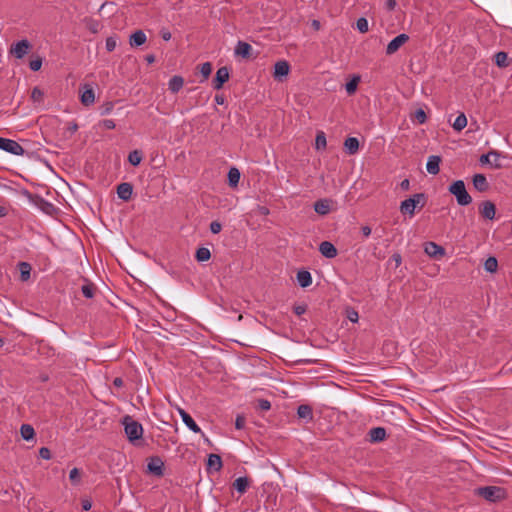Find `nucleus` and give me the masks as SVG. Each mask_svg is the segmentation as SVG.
Returning <instances> with one entry per match:
<instances>
[{
  "label": "nucleus",
  "mask_w": 512,
  "mask_h": 512,
  "mask_svg": "<svg viewBox=\"0 0 512 512\" xmlns=\"http://www.w3.org/2000/svg\"><path fill=\"white\" fill-rule=\"evenodd\" d=\"M99 125L108 130H112L116 127V124L112 119H104L99 123Z\"/></svg>",
  "instance_id": "nucleus-48"
},
{
  "label": "nucleus",
  "mask_w": 512,
  "mask_h": 512,
  "mask_svg": "<svg viewBox=\"0 0 512 512\" xmlns=\"http://www.w3.org/2000/svg\"><path fill=\"white\" fill-rule=\"evenodd\" d=\"M245 424H246L245 417L242 416V415H238L236 417V420H235V427H236V429H238V430L243 429L245 427Z\"/></svg>",
  "instance_id": "nucleus-50"
},
{
  "label": "nucleus",
  "mask_w": 512,
  "mask_h": 512,
  "mask_svg": "<svg viewBox=\"0 0 512 512\" xmlns=\"http://www.w3.org/2000/svg\"><path fill=\"white\" fill-rule=\"evenodd\" d=\"M250 486V479L246 476L238 477L233 482V488L240 494H244Z\"/></svg>",
  "instance_id": "nucleus-22"
},
{
  "label": "nucleus",
  "mask_w": 512,
  "mask_h": 512,
  "mask_svg": "<svg viewBox=\"0 0 512 512\" xmlns=\"http://www.w3.org/2000/svg\"><path fill=\"white\" fill-rule=\"evenodd\" d=\"M229 79V70L227 67H220L215 75L213 80V87L216 90H219L223 87V84L227 82Z\"/></svg>",
  "instance_id": "nucleus-9"
},
{
  "label": "nucleus",
  "mask_w": 512,
  "mask_h": 512,
  "mask_svg": "<svg viewBox=\"0 0 512 512\" xmlns=\"http://www.w3.org/2000/svg\"><path fill=\"white\" fill-rule=\"evenodd\" d=\"M39 456L42 459L49 460L51 459V451L47 447H41L39 450Z\"/></svg>",
  "instance_id": "nucleus-52"
},
{
  "label": "nucleus",
  "mask_w": 512,
  "mask_h": 512,
  "mask_svg": "<svg viewBox=\"0 0 512 512\" xmlns=\"http://www.w3.org/2000/svg\"><path fill=\"white\" fill-rule=\"evenodd\" d=\"M423 198H424V194L418 193V194H414L412 197L402 201L400 204L401 213L413 216L415 213V208H416L417 204Z\"/></svg>",
  "instance_id": "nucleus-3"
},
{
  "label": "nucleus",
  "mask_w": 512,
  "mask_h": 512,
  "mask_svg": "<svg viewBox=\"0 0 512 512\" xmlns=\"http://www.w3.org/2000/svg\"><path fill=\"white\" fill-rule=\"evenodd\" d=\"M490 157H494L495 161H497L498 158H499V154L496 151H491V152H489L487 154L481 155V157H480L481 164L491 163Z\"/></svg>",
  "instance_id": "nucleus-42"
},
{
  "label": "nucleus",
  "mask_w": 512,
  "mask_h": 512,
  "mask_svg": "<svg viewBox=\"0 0 512 512\" xmlns=\"http://www.w3.org/2000/svg\"><path fill=\"white\" fill-rule=\"evenodd\" d=\"M500 492L501 488L495 486H485L478 489V494L489 501H496Z\"/></svg>",
  "instance_id": "nucleus-8"
},
{
  "label": "nucleus",
  "mask_w": 512,
  "mask_h": 512,
  "mask_svg": "<svg viewBox=\"0 0 512 512\" xmlns=\"http://www.w3.org/2000/svg\"><path fill=\"white\" fill-rule=\"evenodd\" d=\"M121 422L124 426L125 434L130 442L134 443L142 438L143 427L141 423L134 420L130 415H125Z\"/></svg>",
  "instance_id": "nucleus-1"
},
{
  "label": "nucleus",
  "mask_w": 512,
  "mask_h": 512,
  "mask_svg": "<svg viewBox=\"0 0 512 512\" xmlns=\"http://www.w3.org/2000/svg\"><path fill=\"white\" fill-rule=\"evenodd\" d=\"M133 193V186L128 182H123L117 186V195L120 199L128 201Z\"/></svg>",
  "instance_id": "nucleus-15"
},
{
  "label": "nucleus",
  "mask_w": 512,
  "mask_h": 512,
  "mask_svg": "<svg viewBox=\"0 0 512 512\" xmlns=\"http://www.w3.org/2000/svg\"><path fill=\"white\" fill-rule=\"evenodd\" d=\"M347 317L351 322L354 323L357 322L359 318L358 313L355 310L348 311Z\"/></svg>",
  "instance_id": "nucleus-56"
},
{
  "label": "nucleus",
  "mask_w": 512,
  "mask_h": 512,
  "mask_svg": "<svg viewBox=\"0 0 512 512\" xmlns=\"http://www.w3.org/2000/svg\"><path fill=\"white\" fill-rule=\"evenodd\" d=\"M498 268V261L495 257H489L486 259L484 263V269L487 272L494 273L497 271Z\"/></svg>",
  "instance_id": "nucleus-36"
},
{
  "label": "nucleus",
  "mask_w": 512,
  "mask_h": 512,
  "mask_svg": "<svg viewBox=\"0 0 512 512\" xmlns=\"http://www.w3.org/2000/svg\"><path fill=\"white\" fill-rule=\"evenodd\" d=\"M87 27L91 32L97 33L99 31L100 24L98 21L90 20Z\"/></svg>",
  "instance_id": "nucleus-53"
},
{
  "label": "nucleus",
  "mask_w": 512,
  "mask_h": 512,
  "mask_svg": "<svg viewBox=\"0 0 512 512\" xmlns=\"http://www.w3.org/2000/svg\"><path fill=\"white\" fill-rule=\"evenodd\" d=\"M473 185H474L475 189L480 192H484V191L488 190V188H489L488 181H487L485 175H483V174H475L474 175Z\"/></svg>",
  "instance_id": "nucleus-23"
},
{
  "label": "nucleus",
  "mask_w": 512,
  "mask_h": 512,
  "mask_svg": "<svg viewBox=\"0 0 512 512\" xmlns=\"http://www.w3.org/2000/svg\"><path fill=\"white\" fill-rule=\"evenodd\" d=\"M179 415L181 416V419L183 423L194 433H202L201 428L197 425V423L194 421V419L188 414L185 410L179 409Z\"/></svg>",
  "instance_id": "nucleus-13"
},
{
  "label": "nucleus",
  "mask_w": 512,
  "mask_h": 512,
  "mask_svg": "<svg viewBox=\"0 0 512 512\" xmlns=\"http://www.w3.org/2000/svg\"><path fill=\"white\" fill-rule=\"evenodd\" d=\"M271 408V403L267 399H259L256 402V409L260 411H268Z\"/></svg>",
  "instance_id": "nucleus-41"
},
{
  "label": "nucleus",
  "mask_w": 512,
  "mask_h": 512,
  "mask_svg": "<svg viewBox=\"0 0 512 512\" xmlns=\"http://www.w3.org/2000/svg\"><path fill=\"white\" fill-rule=\"evenodd\" d=\"M299 418L311 420L313 418L312 408L309 405H300L297 409Z\"/></svg>",
  "instance_id": "nucleus-31"
},
{
  "label": "nucleus",
  "mask_w": 512,
  "mask_h": 512,
  "mask_svg": "<svg viewBox=\"0 0 512 512\" xmlns=\"http://www.w3.org/2000/svg\"><path fill=\"white\" fill-rule=\"evenodd\" d=\"M314 210L320 215H326L330 212V200L320 199L314 203Z\"/></svg>",
  "instance_id": "nucleus-24"
},
{
  "label": "nucleus",
  "mask_w": 512,
  "mask_h": 512,
  "mask_svg": "<svg viewBox=\"0 0 512 512\" xmlns=\"http://www.w3.org/2000/svg\"><path fill=\"white\" fill-rule=\"evenodd\" d=\"M113 385L117 388H121L123 385H124V381L122 380V378L120 377H116L114 380H113Z\"/></svg>",
  "instance_id": "nucleus-59"
},
{
  "label": "nucleus",
  "mask_w": 512,
  "mask_h": 512,
  "mask_svg": "<svg viewBox=\"0 0 512 512\" xmlns=\"http://www.w3.org/2000/svg\"><path fill=\"white\" fill-rule=\"evenodd\" d=\"M94 290L95 289L92 284H85L81 287L82 294L88 299L93 298Z\"/></svg>",
  "instance_id": "nucleus-43"
},
{
  "label": "nucleus",
  "mask_w": 512,
  "mask_h": 512,
  "mask_svg": "<svg viewBox=\"0 0 512 512\" xmlns=\"http://www.w3.org/2000/svg\"><path fill=\"white\" fill-rule=\"evenodd\" d=\"M397 5V2L396 0H387L386 1V8L389 10V11H392L395 9Z\"/></svg>",
  "instance_id": "nucleus-57"
},
{
  "label": "nucleus",
  "mask_w": 512,
  "mask_h": 512,
  "mask_svg": "<svg viewBox=\"0 0 512 512\" xmlns=\"http://www.w3.org/2000/svg\"><path fill=\"white\" fill-rule=\"evenodd\" d=\"M31 270H32V268L29 263H27V262L19 263L20 278L22 281H27L30 278Z\"/></svg>",
  "instance_id": "nucleus-32"
},
{
  "label": "nucleus",
  "mask_w": 512,
  "mask_h": 512,
  "mask_svg": "<svg viewBox=\"0 0 512 512\" xmlns=\"http://www.w3.org/2000/svg\"><path fill=\"white\" fill-rule=\"evenodd\" d=\"M148 471L156 476H163L164 462L159 457H153L147 465Z\"/></svg>",
  "instance_id": "nucleus-11"
},
{
  "label": "nucleus",
  "mask_w": 512,
  "mask_h": 512,
  "mask_svg": "<svg viewBox=\"0 0 512 512\" xmlns=\"http://www.w3.org/2000/svg\"><path fill=\"white\" fill-rule=\"evenodd\" d=\"M480 214L488 220H493L495 218L496 214V207L495 204L489 200L484 201L480 205Z\"/></svg>",
  "instance_id": "nucleus-12"
},
{
  "label": "nucleus",
  "mask_w": 512,
  "mask_h": 512,
  "mask_svg": "<svg viewBox=\"0 0 512 512\" xmlns=\"http://www.w3.org/2000/svg\"><path fill=\"white\" fill-rule=\"evenodd\" d=\"M467 126V118L464 113H460L452 124L455 131H462Z\"/></svg>",
  "instance_id": "nucleus-28"
},
{
  "label": "nucleus",
  "mask_w": 512,
  "mask_h": 512,
  "mask_svg": "<svg viewBox=\"0 0 512 512\" xmlns=\"http://www.w3.org/2000/svg\"><path fill=\"white\" fill-rule=\"evenodd\" d=\"M69 479L73 483H78L80 479V471L78 468H73L69 473Z\"/></svg>",
  "instance_id": "nucleus-49"
},
{
  "label": "nucleus",
  "mask_w": 512,
  "mask_h": 512,
  "mask_svg": "<svg viewBox=\"0 0 512 512\" xmlns=\"http://www.w3.org/2000/svg\"><path fill=\"white\" fill-rule=\"evenodd\" d=\"M44 93L39 87H34L31 93V98L35 102H41L43 100Z\"/></svg>",
  "instance_id": "nucleus-44"
},
{
  "label": "nucleus",
  "mask_w": 512,
  "mask_h": 512,
  "mask_svg": "<svg viewBox=\"0 0 512 512\" xmlns=\"http://www.w3.org/2000/svg\"><path fill=\"white\" fill-rule=\"evenodd\" d=\"M361 232L364 237H369L371 235V228L369 226H363Z\"/></svg>",
  "instance_id": "nucleus-60"
},
{
  "label": "nucleus",
  "mask_w": 512,
  "mask_h": 512,
  "mask_svg": "<svg viewBox=\"0 0 512 512\" xmlns=\"http://www.w3.org/2000/svg\"><path fill=\"white\" fill-rule=\"evenodd\" d=\"M344 147L348 154L353 155L359 149V141L355 137H348L344 142Z\"/></svg>",
  "instance_id": "nucleus-27"
},
{
  "label": "nucleus",
  "mask_w": 512,
  "mask_h": 512,
  "mask_svg": "<svg viewBox=\"0 0 512 512\" xmlns=\"http://www.w3.org/2000/svg\"><path fill=\"white\" fill-rule=\"evenodd\" d=\"M212 72V65L210 62H205L200 65V73L204 77V79H207Z\"/></svg>",
  "instance_id": "nucleus-40"
},
{
  "label": "nucleus",
  "mask_w": 512,
  "mask_h": 512,
  "mask_svg": "<svg viewBox=\"0 0 512 512\" xmlns=\"http://www.w3.org/2000/svg\"><path fill=\"white\" fill-rule=\"evenodd\" d=\"M311 26H312V28L314 30L318 31L320 29V27H321V24H320V22L318 20L314 19L311 22Z\"/></svg>",
  "instance_id": "nucleus-61"
},
{
  "label": "nucleus",
  "mask_w": 512,
  "mask_h": 512,
  "mask_svg": "<svg viewBox=\"0 0 512 512\" xmlns=\"http://www.w3.org/2000/svg\"><path fill=\"white\" fill-rule=\"evenodd\" d=\"M356 27L361 33H366L369 30L367 19L364 17L357 19Z\"/></svg>",
  "instance_id": "nucleus-39"
},
{
  "label": "nucleus",
  "mask_w": 512,
  "mask_h": 512,
  "mask_svg": "<svg viewBox=\"0 0 512 512\" xmlns=\"http://www.w3.org/2000/svg\"><path fill=\"white\" fill-rule=\"evenodd\" d=\"M327 145L325 133L320 131L316 135L315 146L317 150L325 149Z\"/></svg>",
  "instance_id": "nucleus-38"
},
{
  "label": "nucleus",
  "mask_w": 512,
  "mask_h": 512,
  "mask_svg": "<svg viewBox=\"0 0 512 512\" xmlns=\"http://www.w3.org/2000/svg\"><path fill=\"white\" fill-rule=\"evenodd\" d=\"M424 251L427 255L433 258H441L445 255V249L436 244L435 242H427L424 247Z\"/></svg>",
  "instance_id": "nucleus-10"
},
{
  "label": "nucleus",
  "mask_w": 512,
  "mask_h": 512,
  "mask_svg": "<svg viewBox=\"0 0 512 512\" xmlns=\"http://www.w3.org/2000/svg\"><path fill=\"white\" fill-rule=\"evenodd\" d=\"M222 459L217 454H210L208 456L207 466L209 469H213L214 471H220L222 468Z\"/></svg>",
  "instance_id": "nucleus-26"
},
{
  "label": "nucleus",
  "mask_w": 512,
  "mask_h": 512,
  "mask_svg": "<svg viewBox=\"0 0 512 512\" xmlns=\"http://www.w3.org/2000/svg\"><path fill=\"white\" fill-rule=\"evenodd\" d=\"M221 230H222V225L220 222H218V221L211 222V224H210L211 233L218 234V233H220Z\"/></svg>",
  "instance_id": "nucleus-51"
},
{
  "label": "nucleus",
  "mask_w": 512,
  "mask_h": 512,
  "mask_svg": "<svg viewBox=\"0 0 512 512\" xmlns=\"http://www.w3.org/2000/svg\"><path fill=\"white\" fill-rule=\"evenodd\" d=\"M415 117L419 121V123H424L426 121V114L422 109H418L415 112Z\"/></svg>",
  "instance_id": "nucleus-54"
},
{
  "label": "nucleus",
  "mask_w": 512,
  "mask_h": 512,
  "mask_svg": "<svg viewBox=\"0 0 512 512\" xmlns=\"http://www.w3.org/2000/svg\"><path fill=\"white\" fill-rule=\"evenodd\" d=\"M494 58L496 65L500 68H505L509 65L508 54L504 51L497 52Z\"/></svg>",
  "instance_id": "nucleus-30"
},
{
  "label": "nucleus",
  "mask_w": 512,
  "mask_h": 512,
  "mask_svg": "<svg viewBox=\"0 0 512 512\" xmlns=\"http://www.w3.org/2000/svg\"><path fill=\"white\" fill-rule=\"evenodd\" d=\"M307 310L306 305H297L294 307V313L298 316L304 314Z\"/></svg>",
  "instance_id": "nucleus-55"
},
{
  "label": "nucleus",
  "mask_w": 512,
  "mask_h": 512,
  "mask_svg": "<svg viewBox=\"0 0 512 512\" xmlns=\"http://www.w3.org/2000/svg\"><path fill=\"white\" fill-rule=\"evenodd\" d=\"M215 102H216L217 104H219V105H222V104L224 103V97H223V96H219V95H217V96L215 97Z\"/></svg>",
  "instance_id": "nucleus-64"
},
{
  "label": "nucleus",
  "mask_w": 512,
  "mask_h": 512,
  "mask_svg": "<svg viewBox=\"0 0 512 512\" xmlns=\"http://www.w3.org/2000/svg\"><path fill=\"white\" fill-rule=\"evenodd\" d=\"M21 436L24 440L29 441L34 438V428L29 424H23L20 428Z\"/></svg>",
  "instance_id": "nucleus-29"
},
{
  "label": "nucleus",
  "mask_w": 512,
  "mask_h": 512,
  "mask_svg": "<svg viewBox=\"0 0 512 512\" xmlns=\"http://www.w3.org/2000/svg\"><path fill=\"white\" fill-rule=\"evenodd\" d=\"M386 430L383 427H374L369 431L370 441L373 443L381 442L386 438Z\"/></svg>",
  "instance_id": "nucleus-21"
},
{
  "label": "nucleus",
  "mask_w": 512,
  "mask_h": 512,
  "mask_svg": "<svg viewBox=\"0 0 512 512\" xmlns=\"http://www.w3.org/2000/svg\"><path fill=\"white\" fill-rule=\"evenodd\" d=\"M409 40V36L405 33L399 34L393 38L386 47V54L392 55L396 53L401 46H403Z\"/></svg>",
  "instance_id": "nucleus-7"
},
{
  "label": "nucleus",
  "mask_w": 512,
  "mask_h": 512,
  "mask_svg": "<svg viewBox=\"0 0 512 512\" xmlns=\"http://www.w3.org/2000/svg\"><path fill=\"white\" fill-rule=\"evenodd\" d=\"M41 66H42L41 58H36L29 62V67L34 72L39 71L41 69Z\"/></svg>",
  "instance_id": "nucleus-47"
},
{
  "label": "nucleus",
  "mask_w": 512,
  "mask_h": 512,
  "mask_svg": "<svg viewBox=\"0 0 512 512\" xmlns=\"http://www.w3.org/2000/svg\"><path fill=\"white\" fill-rule=\"evenodd\" d=\"M114 108V103L111 102V101H108V102H105L101 107H100V110H101V115H108L112 112Z\"/></svg>",
  "instance_id": "nucleus-46"
},
{
  "label": "nucleus",
  "mask_w": 512,
  "mask_h": 512,
  "mask_svg": "<svg viewBox=\"0 0 512 512\" xmlns=\"http://www.w3.org/2000/svg\"><path fill=\"white\" fill-rule=\"evenodd\" d=\"M145 60L147 61V63L152 64L155 61V56L153 54L147 55L145 57Z\"/></svg>",
  "instance_id": "nucleus-63"
},
{
  "label": "nucleus",
  "mask_w": 512,
  "mask_h": 512,
  "mask_svg": "<svg viewBox=\"0 0 512 512\" xmlns=\"http://www.w3.org/2000/svg\"><path fill=\"white\" fill-rule=\"evenodd\" d=\"M297 282L300 287L306 288L312 284L311 273L307 270H300L296 275Z\"/></svg>",
  "instance_id": "nucleus-19"
},
{
  "label": "nucleus",
  "mask_w": 512,
  "mask_h": 512,
  "mask_svg": "<svg viewBox=\"0 0 512 512\" xmlns=\"http://www.w3.org/2000/svg\"><path fill=\"white\" fill-rule=\"evenodd\" d=\"M448 191L455 196L458 205L467 206L472 203V197L466 190L463 180L454 181L449 187Z\"/></svg>",
  "instance_id": "nucleus-2"
},
{
  "label": "nucleus",
  "mask_w": 512,
  "mask_h": 512,
  "mask_svg": "<svg viewBox=\"0 0 512 512\" xmlns=\"http://www.w3.org/2000/svg\"><path fill=\"white\" fill-rule=\"evenodd\" d=\"M184 84V79L181 76L175 75L168 82V88L172 93L179 92Z\"/></svg>",
  "instance_id": "nucleus-25"
},
{
  "label": "nucleus",
  "mask_w": 512,
  "mask_h": 512,
  "mask_svg": "<svg viewBox=\"0 0 512 512\" xmlns=\"http://www.w3.org/2000/svg\"><path fill=\"white\" fill-rule=\"evenodd\" d=\"M116 46H117V39H116V37L111 36V37H108L106 39L105 47H106L108 52L114 51Z\"/></svg>",
  "instance_id": "nucleus-45"
},
{
  "label": "nucleus",
  "mask_w": 512,
  "mask_h": 512,
  "mask_svg": "<svg viewBox=\"0 0 512 512\" xmlns=\"http://www.w3.org/2000/svg\"><path fill=\"white\" fill-rule=\"evenodd\" d=\"M240 180V172L237 168L232 167L228 172V181L231 186H237Z\"/></svg>",
  "instance_id": "nucleus-34"
},
{
  "label": "nucleus",
  "mask_w": 512,
  "mask_h": 512,
  "mask_svg": "<svg viewBox=\"0 0 512 512\" xmlns=\"http://www.w3.org/2000/svg\"><path fill=\"white\" fill-rule=\"evenodd\" d=\"M359 81L360 77L354 76L349 82L346 83L345 89L349 95H352L356 92Z\"/></svg>",
  "instance_id": "nucleus-37"
},
{
  "label": "nucleus",
  "mask_w": 512,
  "mask_h": 512,
  "mask_svg": "<svg viewBox=\"0 0 512 512\" xmlns=\"http://www.w3.org/2000/svg\"><path fill=\"white\" fill-rule=\"evenodd\" d=\"M80 101L81 103L89 107L95 102V91L90 84H83L80 87Z\"/></svg>",
  "instance_id": "nucleus-6"
},
{
  "label": "nucleus",
  "mask_w": 512,
  "mask_h": 512,
  "mask_svg": "<svg viewBox=\"0 0 512 512\" xmlns=\"http://www.w3.org/2000/svg\"><path fill=\"white\" fill-rule=\"evenodd\" d=\"M142 152L139 150L131 151L128 155V161L133 166H138L142 161Z\"/></svg>",
  "instance_id": "nucleus-35"
},
{
  "label": "nucleus",
  "mask_w": 512,
  "mask_h": 512,
  "mask_svg": "<svg viewBox=\"0 0 512 512\" xmlns=\"http://www.w3.org/2000/svg\"><path fill=\"white\" fill-rule=\"evenodd\" d=\"M252 46L244 41H238L235 47V54L243 58H249L251 55Z\"/></svg>",
  "instance_id": "nucleus-20"
},
{
  "label": "nucleus",
  "mask_w": 512,
  "mask_h": 512,
  "mask_svg": "<svg viewBox=\"0 0 512 512\" xmlns=\"http://www.w3.org/2000/svg\"><path fill=\"white\" fill-rule=\"evenodd\" d=\"M290 71V65L287 61H278L274 65V77L280 79L281 77L287 76Z\"/></svg>",
  "instance_id": "nucleus-17"
},
{
  "label": "nucleus",
  "mask_w": 512,
  "mask_h": 512,
  "mask_svg": "<svg viewBox=\"0 0 512 512\" xmlns=\"http://www.w3.org/2000/svg\"><path fill=\"white\" fill-rule=\"evenodd\" d=\"M0 149L17 156L25 153V149L18 142L2 137H0Z\"/></svg>",
  "instance_id": "nucleus-4"
},
{
  "label": "nucleus",
  "mask_w": 512,
  "mask_h": 512,
  "mask_svg": "<svg viewBox=\"0 0 512 512\" xmlns=\"http://www.w3.org/2000/svg\"><path fill=\"white\" fill-rule=\"evenodd\" d=\"M211 257V252L206 247L198 248L195 254V258L198 262L208 261Z\"/></svg>",
  "instance_id": "nucleus-33"
},
{
  "label": "nucleus",
  "mask_w": 512,
  "mask_h": 512,
  "mask_svg": "<svg viewBox=\"0 0 512 512\" xmlns=\"http://www.w3.org/2000/svg\"><path fill=\"white\" fill-rule=\"evenodd\" d=\"M441 163V157L438 155H431L428 157L426 163V169L429 174L437 175L440 171L439 165Z\"/></svg>",
  "instance_id": "nucleus-14"
},
{
  "label": "nucleus",
  "mask_w": 512,
  "mask_h": 512,
  "mask_svg": "<svg viewBox=\"0 0 512 512\" xmlns=\"http://www.w3.org/2000/svg\"><path fill=\"white\" fill-rule=\"evenodd\" d=\"M91 507H92V503H91L90 500H88V499L82 500V508H83V510L88 511V510L91 509Z\"/></svg>",
  "instance_id": "nucleus-58"
},
{
  "label": "nucleus",
  "mask_w": 512,
  "mask_h": 512,
  "mask_svg": "<svg viewBox=\"0 0 512 512\" xmlns=\"http://www.w3.org/2000/svg\"><path fill=\"white\" fill-rule=\"evenodd\" d=\"M320 253L326 258H334L337 255V249L335 246L329 241H323L319 245Z\"/></svg>",
  "instance_id": "nucleus-16"
},
{
  "label": "nucleus",
  "mask_w": 512,
  "mask_h": 512,
  "mask_svg": "<svg viewBox=\"0 0 512 512\" xmlns=\"http://www.w3.org/2000/svg\"><path fill=\"white\" fill-rule=\"evenodd\" d=\"M31 48V43L28 40L23 39L11 46L10 53L17 59H22L26 54L29 53Z\"/></svg>",
  "instance_id": "nucleus-5"
},
{
  "label": "nucleus",
  "mask_w": 512,
  "mask_h": 512,
  "mask_svg": "<svg viewBox=\"0 0 512 512\" xmlns=\"http://www.w3.org/2000/svg\"><path fill=\"white\" fill-rule=\"evenodd\" d=\"M400 186L403 190H408L409 189V186H410V182L408 179H404L401 183H400Z\"/></svg>",
  "instance_id": "nucleus-62"
},
{
  "label": "nucleus",
  "mask_w": 512,
  "mask_h": 512,
  "mask_svg": "<svg viewBox=\"0 0 512 512\" xmlns=\"http://www.w3.org/2000/svg\"><path fill=\"white\" fill-rule=\"evenodd\" d=\"M147 41V36L142 30H137L130 35L129 44L132 47H138L145 44Z\"/></svg>",
  "instance_id": "nucleus-18"
}]
</instances>
